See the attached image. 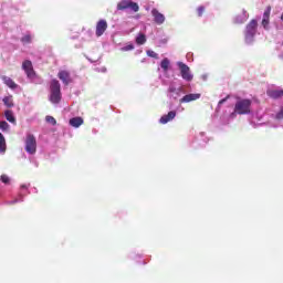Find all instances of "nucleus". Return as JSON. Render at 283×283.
Returning a JSON list of instances; mask_svg holds the SVG:
<instances>
[{
  "instance_id": "1",
  "label": "nucleus",
  "mask_w": 283,
  "mask_h": 283,
  "mask_svg": "<svg viewBox=\"0 0 283 283\" xmlns=\"http://www.w3.org/2000/svg\"><path fill=\"white\" fill-rule=\"evenodd\" d=\"M255 34H258V20H251L244 31V39L245 43L251 44L253 43V39H255Z\"/></svg>"
},
{
  "instance_id": "2",
  "label": "nucleus",
  "mask_w": 283,
  "mask_h": 283,
  "mask_svg": "<svg viewBox=\"0 0 283 283\" xmlns=\"http://www.w3.org/2000/svg\"><path fill=\"white\" fill-rule=\"evenodd\" d=\"M252 103L251 99H239L234 105V114H239V116L251 114Z\"/></svg>"
},
{
  "instance_id": "3",
  "label": "nucleus",
  "mask_w": 283,
  "mask_h": 283,
  "mask_svg": "<svg viewBox=\"0 0 283 283\" xmlns=\"http://www.w3.org/2000/svg\"><path fill=\"white\" fill-rule=\"evenodd\" d=\"M117 10H132V12H138V10H140V7L138 6V3L132 0H122L117 3Z\"/></svg>"
},
{
  "instance_id": "4",
  "label": "nucleus",
  "mask_w": 283,
  "mask_h": 283,
  "mask_svg": "<svg viewBox=\"0 0 283 283\" xmlns=\"http://www.w3.org/2000/svg\"><path fill=\"white\" fill-rule=\"evenodd\" d=\"M25 151L27 154H31V155L36 154V137H34V135L32 134L27 135Z\"/></svg>"
},
{
  "instance_id": "5",
  "label": "nucleus",
  "mask_w": 283,
  "mask_h": 283,
  "mask_svg": "<svg viewBox=\"0 0 283 283\" xmlns=\"http://www.w3.org/2000/svg\"><path fill=\"white\" fill-rule=\"evenodd\" d=\"M179 70H180V75L184 78V81L191 82L193 81V74H191V69L182 62L177 63Z\"/></svg>"
},
{
  "instance_id": "6",
  "label": "nucleus",
  "mask_w": 283,
  "mask_h": 283,
  "mask_svg": "<svg viewBox=\"0 0 283 283\" xmlns=\"http://www.w3.org/2000/svg\"><path fill=\"white\" fill-rule=\"evenodd\" d=\"M22 70L25 72L28 78H34V76H36V72H34V66L30 60L22 63Z\"/></svg>"
},
{
  "instance_id": "7",
  "label": "nucleus",
  "mask_w": 283,
  "mask_h": 283,
  "mask_svg": "<svg viewBox=\"0 0 283 283\" xmlns=\"http://www.w3.org/2000/svg\"><path fill=\"white\" fill-rule=\"evenodd\" d=\"M106 30H107V21L106 20H99L96 23V30H95L96 36H103V34H105Z\"/></svg>"
},
{
  "instance_id": "8",
  "label": "nucleus",
  "mask_w": 283,
  "mask_h": 283,
  "mask_svg": "<svg viewBox=\"0 0 283 283\" xmlns=\"http://www.w3.org/2000/svg\"><path fill=\"white\" fill-rule=\"evenodd\" d=\"M151 14H153L154 21H155V23H157V25H163V23H165V14L160 13V11H158V9H153Z\"/></svg>"
},
{
  "instance_id": "9",
  "label": "nucleus",
  "mask_w": 283,
  "mask_h": 283,
  "mask_svg": "<svg viewBox=\"0 0 283 283\" xmlns=\"http://www.w3.org/2000/svg\"><path fill=\"white\" fill-rule=\"evenodd\" d=\"M270 19H271V6H268L263 13V19H262V25L264 30H269Z\"/></svg>"
},
{
  "instance_id": "10",
  "label": "nucleus",
  "mask_w": 283,
  "mask_h": 283,
  "mask_svg": "<svg viewBox=\"0 0 283 283\" xmlns=\"http://www.w3.org/2000/svg\"><path fill=\"white\" fill-rule=\"evenodd\" d=\"M200 96V93H190L180 98L179 103H191L192 101H198Z\"/></svg>"
},
{
  "instance_id": "11",
  "label": "nucleus",
  "mask_w": 283,
  "mask_h": 283,
  "mask_svg": "<svg viewBox=\"0 0 283 283\" xmlns=\"http://www.w3.org/2000/svg\"><path fill=\"white\" fill-rule=\"evenodd\" d=\"M174 118H176V111H170L167 115L160 117L159 123L167 125V123L174 120Z\"/></svg>"
},
{
  "instance_id": "12",
  "label": "nucleus",
  "mask_w": 283,
  "mask_h": 283,
  "mask_svg": "<svg viewBox=\"0 0 283 283\" xmlns=\"http://www.w3.org/2000/svg\"><path fill=\"white\" fill-rule=\"evenodd\" d=\"M57 77L60 78V81H62V83H64V85H70V72L60 71L57 73Z\"/></svg>"
},
{
  "instance_id": "13",
  "label": "nucleus",
  "mask_w": 283,
  "mask_h": 283,
  "mask_svg": "<svg viewBox=\"0 0 283 283\" xmlns=\"http://www.w3.org/2000/svg\"><path fill=\"white\" fill-rule=\"evenodd\" d=\"M2 81H3L4 85L10 87V90H17V87H19V85H17V83H14V80L11 77L2 76Z\"/></svg>"
},
{
  "instance_id": "14",
  "label": "nucleus",
  "mask_w": 283,
  "mask_h": 283,
  "mask_svg": "<svg viewBox=\"0 0 283 283\" xmlns=\"http://www.w3.org/2000/svg\"><path fill=\"white\" fill-rule=\"evenodd\" d=\"M61 92H51L50 94V101L51 103H53V105H59V103H61Z\"/></svg>"
},
{
  "instance_id": "15",
  "label": "nucleus",
  "mask_w": 283,
  "mask_h": 283,
  "mask_svg": "<svg viewBox=\"0 0 283 283\" xmlns=\"http://www.w3.org/2000/svg\"><path fill=\"white\" fill-rule=\"evenodd\" d=\"M268 96H270V98H282L283 97V90H271L268 91Z\"/></svg>"
},
{
  "instance_id": "16",
  "label": "nucleus",
  "mask_w": 283,
  "mask_h": 283,
  "mask_svg": "<svg viewBox=\"0 0 283 283\" xmlns=\"http://www.w3.org/2000/svg\"><path fill=\"white\" fill-rule=\"evenodd\" d=\"M4 118H7L9 123H12V125H17V117H14V113L12 111L7 109L4 112Z\"/></svg>"
},
{
  "instance_id": "17",
  "label": "nucleus",
  "mask_w": 283,
  "mask_h": 283,
  "mask_svg": "<svg viewBox=\"0 0 283 283\" xmlns=\"http://www.w3.org/2000/svg\"><path fill=\"white\" fill-rule=\"evenodd\" d=\"M69 125H71V127H75L78 128L81 127V125H83V117H73L69 120Z\"/></svg>"
},
{
  "instance_id": "18",
  "label": "nucleus",
  "mask_w": 283,
  "mask_h": 283,
  "mask_svg": "<svg viewBox=\"0 0 283 283\" xmlns=\"http://www.w3.org/2000/svg\"><path fill=\"white\" fill-rule=\"evenodd\" d=\"M50 92H61V83L59 80L54 78L51 81Z\"/></svg>"
},
{
  "instance_id": "19",
  "label": "nucleus",
  "mask_w": 283,
  "mask_h": 283,
  "mask_svg": "<svg viewBox=\"0 0 283 283\" xmlns=\"http://www.w3.org/2000/svg\"><path fill=\"white\" fill-rule=\"evenodd\" d=\"M2 103L6 105V107H14V101L12 99V95H9V96H4L2 98Z\"/></svg>"
},
{
  "instance_id": "20",
  "label": "nucleus",
  "mask_w": 283,
  "mask_h": 283,
  "mask_svg": "<svg viewBox=\"0 0 283 283\" xmlns=\"http://www.w3.org/2000/svg\"><path fill=\"white\" fill-rule=\"evenodd\" d=\"M136 43L137 45H145V43H147V36H145V34H139L137 38H136Z\"/></svg>"
},
{
  "instance_id": "21",
  "label": "nucleus",
  "mask_w": 283,
  "mask_h": 283,
  "mask_svg": "<svg viewBox=\"0 0 283 283\" xmlns=\"http://www.w3.org/2000/svg\"><path fill=\"white\" fill-rule=\"evenodd\" d=\"M169 59L165 57L161 63L160 67L164 70V72H167L169 70Z\"/></svg>"
},
{
  "instance_id": "22",
  "label": "nucleus",
  "mask_w": 283,
  "mask_h": 283,
  "mask_svg": "<svg viewBox=\"0 0 283 283\" xmlns=\"http://www.w3.org/2000/svg\"><path fill=\"white\" fill-rule=\"evenodd\" d=\"M0 151H6V137L0 133Z\"/></svg>"
},
{
  "instance_id": "23",
  "label": "nucleus",
  "mask_w": 283,
  "mask_h": 283,
  "mask_svg": "<svg viewBox=\"0 0 283 283\" xmlns=\"http://www.w3.org/2000/svg\"><path fill=\"white\" fill-rule=\"evenodd\" d=\"M0 129H2V132H8V129H10V124L6 120L0 122Z\"/></svg>"
},
{
  "instance_id": "24",
  "label": "nucleus",
  "mask_w": 283,
  "mask_h": 283,
  "mask_svg": "<svg viewBox=\"0 0 283 283\" xmlns=\"http://www.w3.org/2000/svg\"><path fill=\"white\" fill-rule=\"evenodd\" d=\"M22 43H32V36L30 34H27L21 38Z\"/></svg>"
},
{
  "instance_id": "25",
  "label": "nucleus",
  "mask_w": 283,
  "mask_h": 283,
  "mask_svg": "<svg viewBox=\"0 0 283 283\" xmlns=\"http://www.w3.org/2000/svg\"><path fill=\"white\" fill-rule=\"evenodd\" d=\"M146 54L147 56H150V59H158V53H156L155 51L148 50Z\"/></svg>"
},
{
  "instance_id": "26",
  "label": "nucleus",
  "mask_w": 283,
  "mask_h": 283,
  "mask_svg": "<svg viewBox=\"0 0 283 283\" xmlns=\"http://www.w3.org/2000/svg\"><path fill=\"white\" fill-rule=\"evenodd\" d=\"M130 50H134V44H127L120 49L122 52H130Z\"/></svg>"
},
{
  "instance_id": "27",
  "label": "nucleus",
  "mask_w": 283,
  "mask_h": 283,
  "mask_svg": "<svg viewBox=\"0 0 283 283\" xmlns=\"http://www.w3.org/2000/svg\"><path fill=\"white\" fill-rule=\"evenodd\" d=\"M244 21H247V18H242L240 15L234 18V23H244Z\"/></svg>"
},
{
  "instance_id": "28",
  "label": "nucleus",
  "mask_w": 283,
  "mask_h": 283,
  "mask_svg": "<svg viewBox=\"0 0 283 283\" xmlns=\"http://www.w3.org/2000/svg\"><path fill=\"white\" fill-rule=\"evenodd\" d=\"M46 123H51V125H56V119L53 116L45 117Z\"/></svg>"
},
{
  "instance_id": "29",
  "label": "nucleus",
  "mask_w": 283,
  "mask_h": 283,
  "mask_svg": "<svg viewBox=\"0 0 283 283\" xmlns=\"http://www.w3.org/2000/svg\"><path fill=\"white\" fill-rule=\"evenodd\" d=\"M1 182H3L4 185H8V182H10V177H8L7 175H2L0 177Z\"/></svg>"
},
{
  "instance_id": "30",
  "label": "nucleus",
  "mask_w": 283,
  "mask_h": 283,
  "mask_svg": "<svg viewBox=\"0 0 283 283\" xmlns=\"http://www.w3.org/2000/svg\"><path fill=\"white\" fill-rule=\"evenodd\" d=\"M197 14H198V17H202V14H205V7L203 6L197 8Z\"/></svg>"
},
{
  "instance_id": "31",
  "label": "nucleus",
  "mask_w": 283,
  "mask_h": 283,
  "mask_svg": "<svg viewBox=\"0 0 283 283\" xmlns=\"http://www.w3.org/2000/svg\"><path fill=\"white\" fill-rule=\"evenodd\" d=\"M277 120H283V107L280 109V112L276 114Z\"/></svg>"
},
{
  "instance_id": "32",
  "label": "nucleus",
  "mask_w": 283,
  "mask_h": 283,
  "mask_svg": "<svg viewBox=\"0 0 283 283\" xmlns=\"http://www.w3.org/2000/svg\"><path fill=\"white\" fill-rule=\"evenodd\" d=\"M227 101H229V95L226 98H222L221 101H219L218 107L224 105V103H227Z\"/></svg>"
},
{
  "instance_id": "33",
  "label": "nucleus",
  "mask_w": 283,
  "mask_h": 283,
  "mask_svg": "<svg viewBox=\"0 0 283 283\" xmlns=\"http://www.w3.org/2000/svg\"><path fill=\"white\" fill-rule=\"evenodd\" d=\"M17 202H18L17 200H13L11 201V205H17Z\"/></svg>"
},
{
  "instance_id": "34",
  "label": "nucleus",
  "mask_w": 283,
  "mask_h": 283,
  "mask_svg": "<svg viewBox=\"0 0 283 283\" xmlns=\"http://www.w3.org/2000/svg\"><path fill=\"white\" fill-rule=\"evenodd\" d=\"M281 21H283V13H282V15H281Z\"/></svg>"
},
{
  "instance_id": "35",
  "label": "nucleus",
  "mask_w": 283,
  "mask_h": 283,
  "mask_svg": "<svg viewBox=\"0 0 283 283\" xmlns=\"http://www.w3.org/2000/svg\"><path fill=\"white\" fill-rule=\"evenodd\" d=\"M22 189H25V186H22Z\"/></svg>"
}]
</instances>
